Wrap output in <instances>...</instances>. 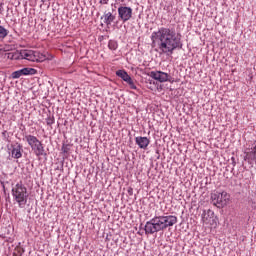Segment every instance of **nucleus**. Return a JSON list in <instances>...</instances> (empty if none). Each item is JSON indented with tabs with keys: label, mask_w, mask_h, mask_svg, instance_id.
<instances>
[{
	"label": "nucleus",
	"mask_w": 256,
	"mask_h": 256,
	"mask_svg": "<svg viewBox=\"0 0 256 256\" xmlns=\"http://www.w3.org/2000/svg\"><path fill=\"white\" fill-rule=\"evenodd\" d=\"M152 45L158 41V49L165 55H173L175 49H183L181 42V34H177L175 30L167 27H161L158 31L151 35Z\"/></svg>",
	"instance_id": "1"
},
{
	"label": "nucleus",
	"mask_w": 256,
	"mask_h": 256,
	"mask_svg": "<svg viewBox=\"0 0 256 256\" xmlns=\"http://www.w3.org/2000/svg\"><path fill=\"white\" fill-rule=\"evenodd\" d=\"M177 223V216H155L150 221H147L144 226L146 235H153L159 231H165L168 227H173Z\"/></svg>",
	"instance_id": "2"
},
{
	"label": "nucleus",
	"mask_w": 256,
	"mask_h": 256,
	"mask_svg": "<svg viewBox=\"0 0 256 256\" xmlns=\"http://www.w3.org/2000/svg\"><path fill=\"white\" fill-rule=\"evenodd\" d=\"M12 197L18 207L23 209L27 205V199H29V193L27 192V187L23 183H17L15 187L12 188Z\"/></svg>",
	"instance_id": "3"
},
{
	"label": "nucleus",
	"mask_w": 256,
	"mask_h": 256,
	"mask_svg": "<svg viewBox=\"0 0 256 256\" xmlns=\"http://www.w3.org/2000/svg\"><path fill=\"white\" fill-rule=\"evenodd\" d=\"M25 141H27L29 147H31L36 157H43L47 155V153H45V147H43V143H41V141L37 139L36 136L26 135Z\"/></svg>",
	"instance_id": "4"
},
{
	"label": "nucleus",
	"mask_w": 256,
	"mask_h": 256,
	"mask_svg": "<svg viewBox=\"0 0 256 256\" xmlns=\"http://www.w3.org/2000/svg\"><path fill=\"white\" fill-rule=\"evenodd\" d=\"M229 197V194L225 191L213 192L211 194L212 205H215L218 209H223V207L229 203Z\"/></svg>",
	"instance_id": "5"
},
{
	"label": "nucleus",
	"mask_w": 256,
	"mask_h": 256,
	"mask_svg": "<svg viewBox=\"0 0 256 256\" xmlns=\"http://www.w3.org/2000/svg\"><path fill=\"white\" fill-rule=\"evenodd\" d=\"M21 59H26L27 61L43 63L47 60V56L33 50H22L20 52Z\"/></svg>",
	"instance_id": "6"
},
{
	"label": "nucleus",
	"mask_w": 256,
	"mask_h": 256,
	"mask_svg": "<svg viewBox=\"0 0 256 256\" xmlns=\"http://www.w3.org/2000/svg\"><path fill=\"white\" fill-rule=\"evenodd\" d=\"M133 17V8L129 6H120L118 8V18L122 23H127V21H131Z\"/></svg>",
	"instance_id": "7"
},
{
	"label": "nucleus",
	"mask_w": 256,
	"mask_h": 256,
	"mask_svg": "<svg viewBox=\"0 0 256 256\" xmlns=\"http://www.w3.org/2000/svg\"><path fill=\"white\" fill-rule=\"evenodd\" d=\"M148 75L155 81H159V83H167V81L173 83V78L163 71H151Z\"/></svg>",
	"instance_id": "8"
},
{
	"label": "nucleus",
	"mask_w": 256,
	"mask_h": 256,
	"mask_svg": "<svg viewBox=\"0 0 256 256\" xmlns=\"http://www.w3.org/2000/svg\"><path fill=\"white\" fill-rule=\"evenodd\" d=\"M12 147V157L14 159H21L23 157V146L19 143H15L11 145Z\"/></svg>",
	"instance_id": "9"
},
{
	"label": "nucleus",
	"mask_w": 256,
	"mask_h": 256,
	"mask_svg": "<svg viewBox=\"0 0 256 256\" xmlns=\"http://www.w3.org/2000/svg\"><path fill=\"white\" fill-rule=\"evenodd\" d=\"M135 143L138 145L139 149H144L146 150L149 147V143H151V140L147 137L143 136H137L135 138Z\"/></svg>",
	"instance_id": "10"
},
{
	"label": "nucleus",
	"mask_w": 256,
	"mask_h": 256,
	"mask_svg": "<svg viewBox=\"0 0 256 256\" xmlns=\"http://www.w3.org/2000/svg\"><path fill=\"white\" fill-rule=\"evenodd\" d=\"M214 220H215V212H213V210L208 209L207 211L203 212L202 214L203 223L211 225V221H214Z\"/></svg>",
	"instance_id": "11"
},
{
	"label": "nucleus",
	"mask_w": 256,
	"mask_h": 256,
	"mask_svg": "<svg viewBox=\"0 0 256 256\" xmlns=\"http://www.w3.org/2000/svg\"><path fill=\"white\" fill-rule=\"evenodd\" d=\"M101 19H104V24L109 26L113 21H115L116 16L111 12H105Z\"/></svg>",
	"instance_id": "12"
},
{
	"label": "nucleus",
	"mask_w": 256,
	"mask_h": 256,
	"mask_svg": "<svg viewBox=\"0 0 256 256\" xmlns=\"http://www.w3.org/2000/svg\"><path fill=\"white\" fill-rule=\"evenodd\" d=\"M256 161V144L249 152H246L245 161Z\"/></svg>",
	"instance_id": "13"
},
{
	"label": "nucleus",
	"mask_w": 256,
	"mask_h": 256,
	"mask_svg": "<svg viewBox=\"0 0 256 256\" xmlns=\"http://www.w3.org/2000/svg\"><path fill=\"white\" fill-rule=\"evenodd\" d=\"M116 75H117V77H120V79L122 81H125V83H127L129 81V79L131 78V76H129V74L125 70L116 71Z\"/></svg>",
	"instance_id": "14"
},
{
	"label": "nucleus",
	"mask_w": 256,
	"mask_h": 256,
	"mask_svg": "<svg viewBox=\"0 0 256 256\" xmlns=\"http://www.w3.org/2000/svg\"><path fill=\"white\" fill-rule=\"evenodd\" d=\"M108 47L111 49V51H116L117 47H119V44L115 40H110L108 42Z\"/></svg>",
	"instance_id": "15"
},
{
	"label": "nucleus",
	"mask_w": 256,
	"mask_h": 256,
	"mask_svg": "<svg viewBox=\"0 0 256 256\" xmlns=\"http://www.w3.org/2000/svg\"><path fill=\"white\" fill-rule=\"evenodd\" d=\"M9 35V30L5 29V27L0 25V39H5Z\"/></svg>",
	"instance_id": "16"
},
{
	"label": "nucleus",
	"mask_w": 256,
	"mask_h": 256,
	"mask_svg": "<svg viewBox=\"0 0 256 256\" xmlns=\"http://www.w3.org/2000/svg\"><path fill=\"white\" fill-rule=\"evenodd\" d=\"M24 75H35L37 70L35 68H23Z\"/></svg>",
	"instance_id": "17"
},
{
	"label": "nucleus",
	"mask_w": 256,
	"mask_h": 256,
	"mask_svg": "<svg viewBox=\"0 0 256 256\" xmlns=\"http://www.w3.org/2000/svg\"><path fill=\"white\" fill-rule=\"evenodd\" d=\"M55 123V117L54 116H48L46 118V124L51 127Z\"/></svg>",
	"instance_id": "18"
},
{
	"label": "nucleus",
	"mask_w": 256,
	"mask_h": 256,
	"mask_svg": "<svg viewBox=\"0 0 256 256\" xmlns=\"http://www.w3.org/2000/svg\"><path fill=\"white\" fill-rule=\"evenodd\" d=\"M126 83L129 84L130 89H137V86L135 85L133 78H130Z\"/></svg>",
	"instance_id": "19"
},
{
	"label": "nucleus",
	"mask_w": 256,
	"mask_h": 256,
	"mask_svg": "<svg viewBox=\"0 0 256 256\" xmlns=\"http://www.w3.org/2000/svg\"><path fill=\"white\" fill-rule=\"evenodd\" d=\"M23 249L22 248H16L15 249V251H14V253H13V255L14 256H21V255H23Z\"/></svg>",
	"instance_id": "20"
},
{
	"label": "nucleus",
	"mask_w": 256,
	"mask_h": 256,
	"mask_svg": "<svg viewBox=\"0 0 256 256\" xmlns=\"http://www.w3.org/2000/svg\"><path fill=\"white\" fill-rule=\"evenodd\" d=\"M21 77V74L19 70L12 73V79H19Z\"/></svg>",
	"instance_id": "21"
},
{
	"label": "nucleus",
	"mask_w": 256,
	"mask_h": 256,
	"mask_svg": "<svg viewBox=\"0 0 256 256\" xmlns=\"http://www.w3.org/2000/svg\"><path fill=\"white\" fill-rule=\"evenodd\" d=\"M153 85H155V82H153V80H149L147 87L150 89V91H155L156 88H154Z\"/></svg>",
	"instance_id": "22"
},
{
	"label": "nucleus",
	"mask_w": 256,
	"mask_h": 256,
	"mask_svg": "<svg viewBox=\"0 0 256 256\" xmlns=\"http://www.w3.org/2000/svg\"><path fill=\"white\" fill-rule=\"evenodd\" d=\"M69 151H70L69 145L63 144L62 153H69Z\"/></svg>",
	"instance_id": "23"
},
{
	"label": "nucleus",
	"mask_w": 256,
	"mask_h": 256,
	"mask_svg": "<svg viewBox=\"0 0 256 256\" xmlns=\"http://www.w3.org/2000/svg\"><path fill=\"white\" fill-rule=\"evenodd\" d=\"M100 5H107L109 3V0H100Z\"/></svg>",
	"instance_id": "24"
},
{
	"label": "nucleus",
	"mask_w": 256,
	"mask_h": 256,
	"mask_svg": "<svg viewBox=\"0 0 256 256\" xmlns=\"http://www.w3.org/2000/svg\"><path fill=\"white\" fill-rule=\"evenodd\" d=\"M127 191H128V195H133V188L130 187V188H128Z\"/></svg>",
	"instance_id": "25"
},
{
	"label": "nucleus",
	"mask_w": 256,
	"mask_h": 256,
	"mask_svg": "<svg viewBox=\"0 0 256 256\" xmlns=\"http://www.w3.org/2000/svg\"><path fill=\"white\" fill-rule=\"evenodd\" d=\"M18 71H19L21 77H23V75H25V72H24L23 68L18 70Z\"/></svg>",
	"instance_id": "26"
},
{
	"label": "nucleus",
	"mask_w": 256,
	"mask_h": 256,
	"mask_svg": "<svg viewBox=\"0 0 256 256\" xmlns=\"http://www.w3.org/2000/svg\"><path fill=\"white\" fill-rule=\"evenodd\" d=\"M157 91H163V88H156Z\"/></svg>",
	"instance_id": "27"
}]
</instances>
